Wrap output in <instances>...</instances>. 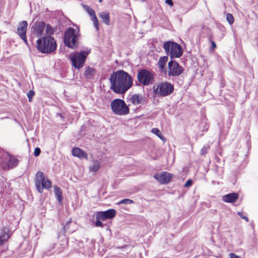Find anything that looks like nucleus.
Here are the masks:
<instances>
[{"mask_svg":"<svg viewBox=\"0 0 258 258\" xmlns=\"http://www.w3.org/2000/svg\"><path fill=\"white\" fill-rule=\"evenodd\" d=\"M9 237L8 230L7 228L3 229L0 234V246L8 240Z\"/></svg>","mask_w":258,"mask_h":258,"instance_id":"nucleus-20","label":"nucleus"},{"mask_svg":"<svg viewBox=\"0 0 258 258\" xmlns=\"http://www.w3.org/2000/svg\"><path fill=\"white\" fill-rule=\"evenodd\" d=\"M129 101L134 105H140L143 104L145 99L143 96L140 94H133L128 98Z\"/></svg>","mask_w":258,"mask_h":258,"instance_id":"nucleus-15","label":"nucleus"},{"mask_svg":"<svg viewBox=\"0 0 258 258\" xmlns=\"http://www.w3.org/2000/svg\"><path fill=\"white\" fill-rule=\"evenodd\" d=\"M238 198V195L235 192H232L225 195L222 197V200L226 203H234Z\"/></svg>","mask_w":258,"mask_h":258,"instance_id":"nucleus-16","label":"nucleus"},{"mask_svg":"<svg viewBox=\"0 0 258 258\" xmlns=\"http://www.w3.org/2000/svg\"><path fill=\"white\" fill-rule=\"evenodd\" d=\"M99 16L104 24L107 25H110V15L108 12H101L99 14Z\"/></svg>","mask_w":258,"mask_h":258,"instance_id":"nucleus-21","label":"nucleus"},{"mask_svg":"<svg viewBox=\"0 0 258 258\" xmlns=\"http://www.w3.org/2000/svg\"><path fill=\"white\" fill-rule=\"evenodd\" d=\"M36 47L42 53H50L56 49V43L53 37L47 36L38 39Z\"/></svg>","mask_w":258,"mask_h":258,"instance_id":"nucleus-2","label":"nucleus"},{"mask_svg":"<svg viewBox=\"0 0 258 258\" xmlns=\"http://www.w3.org/2000/svg\"><path fill=\"white\" fill-rule=\"evenodd\" d=\"M100 3H101L102 2V0H98Z\"/></svg>","mask_w":258,"mask_h":258,"instance_id":"nucleus-40","label":"nucleus"},{"mask_svg":"<svg viewBox=\"0 0 258 258\" xmlns=\"http://www.w3.org/2000/svg\"><path fill=\"white\" fill-rule=\"evenodd\" d=\"M238 215L243 219H244L245 220H246L247 222L248 221V218H247V217L245 216H244L243 213L242 212H238Z\"/></svg>","mask_w":258,"mask_h":258,"instance_id":"nucleus-35","label":"nucleus"},{"mask_svg":"<svg viewBox=\"0 0 258 258\" xmlns=\"http://www.w3.org/2000/svg\"><path fill=\"white\" fill-rule=\"evenodd\" d=\"M168 58L167 56H161L158 62V66L161 72L164 74L167 73V70L165 68V65L168 61Z\"/></svg>","mask_w":258,"mask_h":258,"instance_id":"nucleus-18","label":"nucleus"},{"mask_svg":"<svg viewBox=\"0 0 258 258\" xmlns=\"http://www.w3.org/2000/svg\"><path fill=\"white\" fill-rule=\"evenodd\" d=\"M101 220H100V219H96V223L95 224V226L96 227H103V224L101 222Z\"/></svg>","mask_w":258,"mask_h":258,"instance_id":"nucleus-33","label":"nucleus"},{"mask_svg":"<svg viewBox=\"0 0 258 258\" xmlns=\"http://www.w3.org/2000/svg\"><path fill=\"white\" fill-rule=\"evenodd\" d=\"M192 182L191 180H187L184 184V187H187L190 186L192 185Z\"/></svg>","mask_w":258,"mask_h":258,"instance_id":"nucleus-36","label":"nucleus"},{"mask_svg":"<svg viewBox=\"0 0 258 258\" xmlns=\"http://www.w3.org/2000/svg\"><path fill=\"white\" fill-rule=\"evenodd\" d=\"M89 51L90 50L88 51H83L71 53L69 55V58L71 60L73 66L78 69L82 68L84 65L86 58Z\"/></svg>","mask_w":258,"mask_h":258,"instance_id":"nucleus-6","label":"nucleus"},{"mask_svg":"<svg viewBox=\"0 0 258 258\" xmlns=\"http://www.w3.org/2000/svg\"><path fill=\"white\" fill-rule=\"evenodd\" d=\"M96 219H100L101 221H104L106 219L105 215L103 212H97L96 213Z\"/></svg>","mask_w":258,"mask_h":258,"instance_id":"nucleus-27","label":"nucleus"},{"mask_svg":"<svg viewBox=\"0 0 258 258\" xmlns=\"http://www.w3.org/2000/svg\"><path fill=\"white\" fill-rule=\"evenodd\" d=\"M34 92L32 90H30L29 91V92L27 94V97L29 99V101L30 102L31 101V99L32 98V97L34 96Z\"/></svg>","mask_w":258,"mask_h":258,"instance_id":"nucleus-31","label":"nucleus"},{"mask_svg":"<svg viewBox=\"0 0 258 258\" xmlns=\"http://www.w3.org/2000/svg\"><path fill=\"white\" fill-rule=\"evenodd\" d=\"M110 88L116 93L123 94L133 85L131 75L123 71L113 72L110 77Z\"/></svg>","mask_w":258,"mask_h":258,"instance_id":"nucleus-1","label":"nucleus"},{"mask_svg":"<svg viewBox=\"0 0 258 258\" xmlns=\"http://www.w3.org/2000/svg\"><path fill=\"white\" fill-rule=\"evenodd\" d=\"M229 258H240V256H239L238 255H237L234 253L232 252L229 253Z\"/></svg>","mask_w":258,"mask_h":258,"instance_id":"nucleus-37","label":"nucleus"},{"mask_svg":"<svg viewBox=\"0 0 258 258\" xmlns=\"http://www.w3.org/2000/svg\"><path fill=\"white\" fill-rule=\"evenodd\" d=\"M173 89V86L171 84L164 82L160 83L156 88H154V92L157 95L166 96L172 93Z\"/></svg>","mask_w":258,"mask_h":258,"instance_id":"nucleus-9","label":"nucleus"},{"mask_svg":"<svg viewBox=\"0 0 258 258\" xmlns=\"http://www.w3.org/2000/svg\"><path fill=\"white\" fill-rule=\"evenodd\" d=\"M168 75L169 76H178L181 75L183 68L175 61L170 60L168 63Z\"/></svg>","mask_w":258,"mask_h":258,"instance_id":"nucleus-10","label":"nucleus"},{"mask_svg":"<svg viewBox=\"0 0 258 258\" xmlns=\"http://www.w3.org/2000/svg\"><path fill=\"white\" fill-rule=\"evenodd\" d=\"M151 132L153 134L156 135L158 138H159L161 140L165 141V139L161 133L160 131L157 128H153L151 130Z\"/></svg>","mask_w":258,"mask_h":258,"instance_id":"nucleus-26","label":"nucleus"},{"mask_svg":"<svg viewBox=\"0 0 258 258\" xmlns=\"http://www.w3.org/2000/svg\"><path fill=\"white\" fill-rule=\"evenodd\" d=\"M96 73V70L93 68L88 67L84 73V76L86 79L92 78Z\"/></svg>","mask_w":258,"mask_h":258,"instance_id":"nucleus-22","label":"nucleus"},{"mask_svg":"<svg viewBox=\"0 0 258 258\" xmlns=\"http://www.w3.org/2000/svg\"><path fill=\"white\" fill-rule=\"evenodd\" d=\"M208 149L209 147L208 146H204L201 150V154L203 155H205L207 153Z\"/></svg>","mask_w":258,"mask_h":258,"instance_id":"nucleus-32","label":"nucleus"},{"mask_svg":"<svg viewBox=\"0 0 258 258\" xmlns=\"http://www.w3.org/2000/svg\"><path fill=\"white\" fill-rule=\"evenodd\" d=\"M226 19L230 25L232 24L234 22V18L231 14H227Z\"/></svg>","mask_w":258,"mask_h":258,"instance_id":"nucleus-30","label":"nucleus"},{"mask_svg":"<svg viewBox=\"0 0 258 258\" xmlns=\"http://www.w3.org/2000/svg\"><path fill=\"white\" fill-rule=\"evenodd\" d=\"M79 37V31L72 28H69L64 33V43L70 48H74L78 45Z\"/></svg>","mask_w":258,"mask_h":258,"instance_id":"nucleus-5","label":"nucleus"},{"mask_svg":"<svg viewBox=\"0 0 258 258\" xmlns=\"http://www.w3.org/2000/svg\"><path fill=\"white\" fill-rule=\"evenodd\" d=\"M84 10L88 13L89 16L91 17V19L92 21L94 26L97 30H99V22L98 19L96 16L95 11L90 8L87 5H83Z\"/></svg>","mask_w":258,"mask_h":258,"instance_id":"nucleus-14","label":"nucleus"},{"mask_svg":"<svg viewBox=\"0 0 258 258\" xmlns=\"http://www.w3.org/2000/svg\"><path fill=\"white\" fill-rule=\"evenodd\" d=\"M36 187L40 193L43 192L44 188L49 189L51 187V182L47 178H45L44 174L41 171H38L36 174Z\"/></svg>","mask_w":258,"mask_h":258,"instance_id":"nucleus-7","label":"nucleus"},{"mask_svg":"<svg viewBox=\"0 0 258 258\" xmlns=\"http://www.w3.org/2000/svg\"><path fill=\"white\" fill-rule=\"evenodd\" d=\"M137 78L139 82L144 86L152 84L154 82L153 74L146 70H142L139 71Z\"/></svg>","mask_w":258,"mask_h":258,"instance_id":"nucleus-8","label":"nucleus"},{"mask_svg":"<svg viewBox=\"0 0 258 258\" xmlns=\"http://www.w3.org/2000/svg\"><path fill=\"white\" fill-rule=\"evenodd\" d=\"M100 167V164L98 160H93L92 164L89 167L90 170L92 172H97Z\"/></svg>","mask_w":258,"mask_h":258,"instance_id":"nucleus-24","label":"nucleus"},{"mask_svg":"<svg viewBox=\"0 0 258 258\" xmlns=\"http://www.w3.org/2000/svg\"><path fill=\"white\" fill-rule=\"evenodd\" d=\"M211 44H212L213 49L215 48L216 47V43L214 41H212Z\"/></svg>","mask_w":258,"mask_h":258,"instance_id":"nucleus-39","label":"nucleus"},{"mask_svg":"<svg viewBox=\"0 0 258 258\" xmlns=\"http://www.w3.org/2000/svg\"><path fill=\"white\" fill-rule=\"evenodd\" d=\"M134 203V202L132 200H130L129 199H125L122 200L120 201H119L117 203V204L118 205H119V204H133Z\"/></svg>","mask_w":258,"mask_h":258,"instance_id":"nucleus-28","label":"nucleus"},{"mask_svg":"<svg viewBox=\"0 0 258 258\" xmlns=\"http://www.w3.org/2000/svg\"><path fill=\"white\" fill-rule=\"evenodd\" d=\"M6 162L5 161L2 164L3 169H6L9 168H13L17 165L18 160L14 157L9 155H6Z\"/></svg>","mask_w":258,"mask_h":258,"instance_id":"nucleus-13","label":"nucleus"},{"mask_svg":"<svg viewBox=\"0 0 258 258\" xmlns=\"http://www.w3.org/2000/svg\"><path fill=\"white\" fill-rule=\"evenodd\" d=\"M103 212L107 219L113 218L116 214V211L114 209H109L105 211H103Z\"/></svg>","mask_w":258,"mask_h":258,"instance_id":"nucleus-25","label":"nucleus"},{"mask_svg":"<svg viewBox=\"0 0 258 258\" xmlns=\"http://www.w3.org/2000/svg\"><path fill=\"white\" fill-rule=\"evenodd\" d=\"M73 156L78 157L80 159H87V154L79 148H74L72 150Z\"/></svg>","mask_w":258,"mask_h":258,"instance_id":"nucleus-19","label":"nucleus"},{"mask_svg":"<svg viewBox=\"0 0 258 258\" xmlns=\"http://www.w3.org/2000/svg\"><path fill=\"white\" fill-rule=\"evenodd\" d=\"M163 48L166 53L169 55L171 58H179L183 54L181 46L172 41H167L164 43Z\"/></svg>","mask_w":258,"mask_h":258,"instance_id":"nucleus-4","label":"nucleus"},{"mask_svg":"<svg viewBox=\"0 0 258 258\" xmlns=\"http://www.w3.org/2000/svg\"><path fill=\"white\" fill-rule=\"evenodd\" d=\"M46 32L48 36H49L53 33L54 30L52 27L47 24L46 26Z\"/></svg>","mask_w":258,"mask_h":258,"instance_id":"nucleus-29","label":"nucleus"},{"mask_svg":"<svg viewBox=\"0 0 258 258\" xmlns=\"http://www.w3.org/2000/svg\"><path fill=\"white\" fill-rule=\"evenodd\" d=\"M54 192L59 204H61L62 200V196L61 189L57 186H54Z\"/></svg>","mask_w":258,"mask_h":258,"instance_id":"nucleus-23","label":"nucleus"},{"mask_svg":"<svg viewBox=\"0 0 258 258\" xmlns=\"http://www.w3.org/2000/svg\"><path fill=\"white\" fill-rule=\"evenodd\" d=\"M41 152V150L39 148H36L34 150V154L35 156H38Z\"/></svg>","mask_w":258,"mask_h":258,"instance_id":"nucleus-34","label":"nucleus"},{"mask_svg":"<svg viewBox=\"0 0 258 258\" xmlns=\"http://www.w3.org/2000/svg\"><path fill=\"white\" fill-rule=\"evenodd\" d=\"M165 3L170 6H172L173 5V3L172 0H165Z\"/></svg>","mask_w":258,"mask_h":258,"instance_id":"nucleus-38","label":"nucleus"},{"mask_svg":"<svg viewBox=\"0 0 258 258\" xmlns=\"http://www.w3.org/2000/svg\"><path fill=\"white\" fill-rule=\"evenodd\" d=\"M27 25L28 24L27 21H23L19 24L17 28V34L26 44H28V42L26 37Z\"/></svg>","mask_w":258,"mask_h":258,"instance_id":"nucleus-12","label":"nucleus"},{"mask_svg":"<svg viewBox=\"0 0 258 258\" xmlns=\"http://www.w3.org/2000/svg\"><path fill=\"white\" fill-rule=\"evenodd\" d=\"M45 27V24L43 22L36 23L33 26L34 33L38 37H40L42 35Z\"/></svg>","mask_w":258,"mask_h":258,"instance_id":"nucleus-17","label":"nucleus"},{"mask_svg":"<svg viewBox=\"0 0 258 258\" xmlns=\"http://www.w3.org/2000/svg\"><path fill=\"white\" fill-rule=\"evenodd\" d=\"M112 112L116 115L123 116L129 113L130 109L125 102L121 99H115L110 103Z\"/></svg>","mask_w":258,"mask_h":258,"instance_id":"nucleus-3","label":"nucleus"},{"mask_svg":"<svg viewBox=\"0 0 258 258\" xmlns=\"http://www.w3.org/2000/svg\"><path fill=\"white\" fill-rule=\"evenodd\" d=\"M173 177V175L167 172H162L154 175V177L160 183L165 184L169 182Z\"/></svg>","mask_w":258,"mask_h":258,"instance_id":"nucleus-11","label":"nucleus"}]
</instances>
